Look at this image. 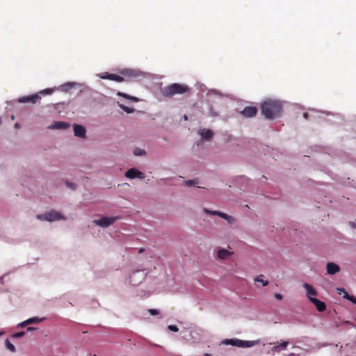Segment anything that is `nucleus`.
Segmentation results:
<instances>
[{"mask_svg": "<svg viewBox=\"0 0 356 356\" xmlns=\"http://www.w3.org/2000/svg\"><path fill=\"white\" fill-rule=\"evenodd\" d=\"M282 106L279 101L268 99L261 104V113L267 119H274L281 115Z\"/></svg>", "mask_w": 356, "mask_h": 356, "instance_id": "nucleus-1", "label": "nucleus"}, {"mask_svg": "<svg viewBox=\"0 0 356 356\" xmlns=\"http://www.w3.org/2000/svg\"><path fill=\"white\" fill-rule=\"evenodd\" d=\"M189 90L186 85L172 83L161 89V94L165 97H172L175 95L184 94Z\"/></svg>", "mask_w": 356, "mask_h": 356, "instance_id": "nucleus-2", "label": "nucleus"}, {"mask_svg": "<svg viewBox=\"0 0 356 356\" xmlns=\"http://www.w3.org/2000/svg\"><path fill=\"white\" fill-rule=\"evenodd\" d=\"M204 211L206 213H209L213 216H218L226 220L229 224H234L235 222V219L232 216H229L225 213L218 211H210L206 208L204 209Z\"/></svg>", "mask_w": 356, "mask_h": 356, "instance_id": "nucleus-3", "label": "nucleus"}, {"mask_svg": "<svg viewBox=\"0 0 356 356\" xmlns=\"http://www.w3.org/2000/svg\"><path fill=\"white\" fill-rule=\"evenodd\" d=\"M118 219V217H102L99 220H94V223L102 227H107L112 225Z\"/></svg>", "mask_w": 356, "mask_h": 356, "instance_id": "nucleus-4", "label": "nucleus"}, {"mask_svg": "<svg viewBox=\"0 0 356 356\" xmlns=\"http://www.w3.org/2000/svg\"><path fill=\"white\" fill-rule=\"evenodd\" d=\"M40 100V96L38 94H33L29 96H24L19 97L18 102L19 103H31L35 104Z\"/></svg>", "mask_w": 356, "mask_h": 356, "instance_id": "nucleus-5", "label": "nucleus"}, {"mask_svg": "<svg viewBox=\"0 0 356 356\" xmlns=\"http://www.w3.org/2000/svg\"><path fill=\"white\" fill-rule=\"evenodd\" d=\"M125 176L129 179L138 178L143 179L145 178L143 172L138 170L136 168H131L125 172Z\"/></svg>", "mask_w": 356, "mask_h": 356, "instance_id": "nucleus-6", "label": "nucleus"}, {"mask_svg": "<svg viewBox=\"0 0 356 356\" xmlns=\"http://www.w3.org/2000/svg\"><path fill=\"white\" fill-rule=\"evenodd\" d=\"M60 219H65L59 212L54 210H51L49 212H46V220L52 222L58 220Z\"/></svg>", "mask_w": 356, "mask_h": 356, "instance_id": "nucleus-7", "label": "nucleus"}, {"mask_svg": "<svg viewBox=\"0 0 356 356\" xmlns=\"http://www.w3.org/2000/svg\"><path fill=\"white\" fill-rule=\"evenodd\" d=\"M100 77L103 79H109L116 82H122L124 81V78L122 76L107 72L102 74Z\"/></svg>", "mask_w": 356, "mask_h": 356, "instance_id": "nucleus-8", "label": "nucleus"}, {"mask_svg": "<svg viewBox=\"0 0 356 356\" xmlns=\"http://www.w3.org/2000/svg\"><path fill=\"white\" fill-rule=\"evenodd\" d=\"M257 108L255 106H246L241 111V114L245 118H252L256 115Z\"/></svg>", "mask_w": 356, "mask_h": 356, "instance_id": "nucleus-9", "label": "nucleus"}, {"mask_svg": "<svg viewBox=\"0 0 356 356\" xmlns=\"http://www.w3.org/2000/svg\"><path fill=\"white\" fill-rule=\"evenodd\" d=\"M326 270L327 274L334 275L340 271V267L333 262H328L326 265Z\"/></svg>", "mask_w": 356, "mask_h": 356, "instance_id": "nucleus-10", "label": "nucleus"}, {"mask_svg": "<svg viewBox=\"0 0 356 356\" xmlns=\"http://www.w3.org/2000/svg\"><path fill=\"white\" fill-rule=\"evenodd\" d=\"M74 135L77 137L85 138L86 136V129L84 127L74 124L73 125Z\"/></svg>", "mask_w": 356, "mask_h": 356, "instance_id": "nucleus-11", "label": "nucleus"}, {"mask_svg": "<svg viewBox=\"0 0 356 356\" xmlns=\"http://www.w3.org/2000/svg\"><path fill=\"white\" fill-rule=\"evenodd\" d=\"M70 127V124L65 122H54L48 128L50 129H66Z\"/></svg>", "mask_w": 356, "mask_h": 356, "instance_id": "nucleus-12", "label": "nucleus"}, {"mask_svg": "<svg viewBox=\"0 0 356 356\" xmlns=\"http://www.w3.org/2000/svg\"><path fill=\"white\" fill-rule=\"evenodd\" d=\"M303 287L307 291V296L310 300V298H314L313 296H315L317 295V291L315 290V289L310 284L307 283H305L303 284Z\"/></svg>", "mask_w": 356, "mask_h": 356, "instance_id": "nucleus-13", "label": "nucleus"}, {"mask_svg": "<svg viewBox=\"0 0 356 356\" xmlns=\"http://www.w3.org/2000/svg\"><path fill=\"white\" fill-rule=\"evenodd\" d=\"M310 301L315 305L316 309L318 312H322L325 310L326 305L325 302L321 301L317 298H310Z\"/></svg>", "mask_w": 356, "mask_h": 356, "instance_id": "nucleus-14", "label": "nucleus"}, {"mask_svg": "<svg viewBox=\"0 0 356 356\" xmlns=\"http://www.w3.org/2000/svg\"><path fill=\"white\" fill-rule=\"evenodd\" d=\"M120 74L124 77L134 78L136 77L138 74L136 71L130 69H124L120 71Z\"/></svg>", "mask_w": 356, "mask_h": 356, "instance_id": "nucleus-15", "label": "nucleus"}, {"mask_svg": "<svg viewBox=\"0 0 356 356\" xmlns=\"http://www.w3.org/2000/svg\"><path fill=\"white\" fill-rule=\"evenodd\" d=\"M232 254H233V252H229V250H227L226 249H220L218 251L217 255L219 259L224 260V259H227Z\"/></svg>", "mask_w": 356, "mask_h": 356, "instance_id": "nucleus-16", "label": "nucleus"}, {"mask_svg": "<svg viewBox=\"0 0 356 356\" xmlns=\"http://www.w3.org/2000/svg\"><path fill=\"white\" fill-rule=\"evenodd\" d=\"M200 134L201 135L202 138L207 140H210L213 137V135L211 130L207 129H201L200 131Z\"/></svg>", "mask_w": 356, "mask_h": 356, "instance_id": "nucleus-17", "label": "nucleus"}, {"mask_svg": "<svg viewBox=\"0 0 356 356\" xmlns=\"http://www.w3.org/2000/svg\"><path fill=\"white\" fill-rule=\"evenodd\" d=\"M42 321V319H39L37 317L31 318L22 323L19 324L21 327H25L26 325L31 324V323H40Z\"/></svg>", "mask_w": 356, "mask_h": 356, "instance_id": "nucleus-18", "label": "nucleus"}, {"mask_svg": "<svg viewBox=\"0 0 356 356\" xmlns=\"http://www.w3.org/2000/svg\"><path fill=\"white\" fill-rule=\"evenodd\" d=\"M264 275L261 274L254 278V282H259L262 284V286H266L268 284V282L267 280H264Z\"/></svg>", "mask_w": 356, "mask_h": 356, "instance_id": "nucleus-19", "label": "nucleus"}, {"mask_svg": "<svg viewBox=\"0 0 356 356\" xmlns=\"http://www.w3.org/2000/svg\"><path fill=\"white\" fill-rule=\"evenodd\" d=\"M117 95L123 97H124L127 99H131V100H132V101H134L135 102H138V99L137 97H133V96H130V95H129L127 94H125V93H123V92H118L117 93Z\"/></svg>", "mask_w": 356, "mask_h": 356, "instance_id": "nucleus-20", "label": "nucleus"}, {"mask_svg": "<svg viewBox=\"0 0 356 356\" xmlns=\"http://www.w3.org/2000/svg\"><path fill=\"white\" fill-rule=\"evenodd\" d=\"M5 345H6V347L9 350H10L11 352H15V346L10 343V341H9V339H6V341H5Z\"/></svg>", "mask_w": 356, "mask_h": 356, "instance_id": "nucleus-21", "label": "nucleus"}, {"mask_svg": "<svg viewBox=\"0 0 356 356\" xmlns=\"http://www.w3.org/2000/svg\"><path fill=\"white\" fill-rule=\"evenodd\" d=\"M255 344L256 342L254 341H243V348L252 347Z\"/></svg>", "mask_w": 356, "mask_h": 356, "instance_id": "nucleus-22", "label": "nucleus"}, {"mask_svg": "<svg viewBox=\"0 0 356 356\" xmlns=\"http://www.w3.org/2000/svg\"><path fill=\"white\" fill-rule=\"evenodd\" d=\"M119 106L120 108H122L123 111H124L127 113H131L134 111V108L127 107V106H124V104H120Z\"/></svg>", "mask_w": 356, "mask_h": 356, "instance_id": "nucleus-23", "label": "nucleus"}, {"mask_svg": "<svg viewBox=\"0 0 356 356\" xmlns=\"http://www.w3.org/2000/svg\"><path fill=\"white\" fill-rule=\"evenodd\" d=\"M222 343L225 345H232L234 346L235 339H225L222 341Z\"/></svg>", "mask_w": 356, "mask_h": 356, "instance_id": "nucleus-24", "label": "nucleus"}, {"mask_svg": "<svg viewBox=\"0 0 356 356\" xmlns=\"http://www.w3.org/2000/svg\"><path fill=\"white\" fill-rule=\"evenodd\" d=\"M73 83H67L62 86V87L64 88V90H68L72 89L74 87Z\"/></svg>", "mask_w": 356, "mask_h": 356, "instance_id": "nucleus-25", "label": "nucleus"}, {"mask_svg": "<svg viewBox=\"0 0 356 356\" xmlns=\"http://www.w3.org/2000/svg\"><path fill=\"white\" fill-rule=\"evenodd\" d=\"M338 290H339V291L343 292V298L349 300L350 296L348 294V293L346 291H345V289H338Z\"/></svg>", "mask_w": 356, "mask_h": 356, "instance_id": "nucleus-26", "label": "nucleus"}, {"mask_svg": "<svg viewBox=\"0 0 356 356\" xmlns=\"http://www.w3.org/2000/svg\"><path fill=\"white\" fill-rule=\"evenodd\" d=\"M197 183V181L196 180H195V179H193V180H188V181H185L186 185L188 186H194Z\"/></svg>", "mask_w": 356, "mask_h": 356, "instance_id": "nucleus-27", "label": "nucleus"}, {"mask_svg": "<svg viewBox=\"0 0 356 356\" xmlns=\"http://www.w3.org/2000/svg\"><path fill=\"white\" fill-rule=\"evenodd\" d=\"M168 330L172 331V332H178L179 331V328L176 326V325H168Z\"/></svg>", "mask_w": 356, "mask_h": 356, "instance_id": "nucleus-28", "label": "nucleus"}, {"mask_svg": "<svg viewBox=\"0 0 356 356\" xmlns=\"http://www.w3.org/2000/svg\"><path fill=\"white\" fill-rule=\"evenodd\" d=\"M234 346L243 348V340L235 339Z\"/></svg>", "mask_w": 356, "mask_h": 356, "instance_id": "nucleus-29", "label": "nucleus"}, {"mask_svg": "<svg viewBox=\"0 0 356 356\" xmlns=\"http://www.w3.org/2000/svg\"><path fill=\"white\" fill-rule=\"evenodd\" d=\"M289 344V342L288 341H284L281 343L279 344V346H280V350L282 349V350H285Z\"/></svg>", "mask_w": 356, "mask_h": 356, "instance_id": "nucleus-30", "label": "nucleus"}, {"mask_svg": "<svg viewBox=\"0 0 356 356\" xmlns=\"http://www.w3.org/2000/svg\"><path fill=\"white\" fill-rule=\"evenodd\" d=\"M24 334H25V332L22 331V332H19L15 333L13 335V337L14 338H20V337H22Z\"/></svg>", "mask_w": 356, "mask_h": 356, "instance_id": "nucleus-31", "label": "nucleus"}, {"mask_svg": "<svg viewBox=\"0 0 356 356\" xmlns=\"http://www.w3.org/2000/svg\"><path fill=\"white\" fill-rule=\"evenodd\" d=\"M36 218L40 220H46V213L44 214H38L36 216Z\"/></svg>", "mask_w": 356, "mask_h": 356, "instance_id": "nucleus-32", "label": "nucleus"}, {"mask_svg": "<svg viewBox=\"0 0 356 356\" xmlns=\"http://www.w3.org/2000/svg\"><path fill=\"white\" fill-rule=\"evenodd\" d=\"M138 271H136V272H133V273L131 274V275L130 276V282L133 284H136V282H135L134 280V277L135 276V275L136 274V273H138Z\"/></svg>", "mask_w": 356, "mask_h": 356, "instance_id": "nucleus-33", "label": "nucleus"}, {"mask_svg": "<svg viewBox=\"0 0 356 356\" xmlns=\"http://www.w3.org/2000/svg\"><path fill=\"white\" fill-rule=\"evenodd\" d=\"M145 154V151L144 150H141V149H137L134 151V154L135 155H143Z\"/></svg>", "mask_w": 356, "mask_h": 356, "instance_id": "nucleus-34", "label": "nucleus"}, {"mask_svg": "<svg viewBox=\"0 0 356 356\" xmlns=\"http://www.w3.org/2000/svg\"><path fill=\"white\" fill-rule=\"evenodd\" d=\"M148 312L152 314V315H158L159 314V312L156 309H149L148 310Z\"/></svg>", "mask_w": 356, "mask_h": 356, "instance_id": "nucleus-35", "label": "nucleus"}, {"mask_svg": "<svg viewBox=\"0 0 356 356\" xmlns=\"http://www.w3.org/2000/svg\"><path fill=\"white\" fill-rule=\"evenodd\" d=\"M51 92H52V89H49V88L45 89L40 92V93H42V94H51Z\"/></svg>", "mask_w": 356, "mask_h": 356, "instance_id": "nucleus-36", "label": "nucleus"}, {"mask_svg": "<svg viewBox=\"0 0 356 356\" xmlns=\"http://www.w3.org/2000/svg\"><path fill=\"white\" fill-rule=\"evenodd\" d=\"M280 346L279 345L277 346H274L273 348H272V351L273 352H280Z\"/></svg>", "mask_w": 356, "mask_h": 356, "instance_id": "nucleus-37", "label": "nucleus"}, {"mask_svg": "<svg viewBox=\"0 0 356 356\" xmlns=\"http://www.w3.org/2000/svg\"><path fill=\"white\" fill-rule=\"evenodd\" d=\"M66 185L67 187L72 188V189H74L75 188V185L74 184H72V183H69V182H66Z\"/></svg>", "mask_w": 356, "mask_h": 356, "instance_id": "nucleus-38", "label": "nucleus"}, {"mask_svg": "<svg viewBox=\"0 0 356 356\" xmlns=\"http://www.w3.org/2000/svg\"><path fill=\"white\" fill-rule=\"evenodd\" d=\"M348 300L351 301L354 304H356V297H355L353 296H350Z\"/></svg>", "mask_w": 356, "mask_h": 356, "instance_id": "nucleus-39", "label": "nucleus"}, {"mask_svg": "<svg viewBox=\"0 0 356 356\" xmlns=\"http://www.w3.org/2000/svg\"><path fill=\"white\" fill-rule=\"evenodd\" d=\"M275 298L277 299V300H282V296L280 294V293H275L274 295Z\"/></svg>", "mask_w": 356, "mask_h": 356, "instance_id": "nucleus-40", "label": "nucleus"}, {"mask_svg": "<svg viewBox=\"0 0 356 356\" xmlns=\"http://www.w3.org/2000/svg\"><path fill=\"white\" fill-rule=\"evenodd\" d=\"M35 330V328L33 327H29L27 328V331H32V330Z\"/></svg>", "mask_w": 356, "mask_h": 356, "instance_id": "nucleus-41", "label": "nucleus"}, {"mask_svg": "<svg viewBox=\"0 0 356 356\" xmlns=\"http://www.w3.org/2000/svg\"><path fill=\"white\" fill-rule=\"evenodd\" d=\"M308 115L309 114L307 113H303V117L305 118V119H308Z\"/></svg>", "mask_w": 356, "mask_h": 356, "instance_id": "nucleus-42", "label": "nucleus"}, {"mask_svg": "<svg viewBox=\"0 0 356 356\" xmlns=\"http://www.w3.org/2000/svg\"><path fill=\"white\" fill-rule=\"evenodd\" d=\"M144 251H145L144 248H140L139 250H138V252L139 253H143Z\"/></svg>", "mask_w": 356, "mask_h": 356, "instance_id": "nucleus-43", "label": "nucleus"}, {"mask_svg": "<svg viewBox=\"0 0 356 356\" xmlns=\"http://www.w3.org/2000/svg\"><path fill=\"white\" fill-rule=\"evenodd\" d=\"M184 120H188V116L186 115H184Z\"/></svg>", "mask_w": 356, "mask_h": 356, "instance_id": "nucleus-44", "label": "nucleus"}, {"mask_svg": "<svg viewBox=\"0 0 356 356\" xmlns=\"http://www.w3.org/2000/svg\"><path fill=\"white\" fill-rule=\"evenodd\" d=\"M205 356H212V355L209 353H207V354H205Z\"/></svg>", "mask_w": 356, "mask_h": 356, "instance_id": "nucleus-45", "label": "nucleus"}, {"mask_svg": "<svg viewBox=\"0 0 356 356\" xmlns=\"http://www.w3.org/2000/svg\"><path fill=\"white\" fill-rule=\"evenodd\" d=\"M16 127H18V124L16 123L15 125Z\"/></svg>", "mask_w": 356, "mask_h": 356, "instance_id": "nucleus-46", "label": "nucleus"}]
</instances>
